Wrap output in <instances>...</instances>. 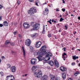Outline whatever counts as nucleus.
Returning <instances> with one entry per match:
<instances>
[{"mask_svg":"<svg viewBox=\"0 0 80 80\" xmlns=\"http://www.w3.org/2000/svg\"><path fill=\"white\" fill-rule=\"evenodd\" d=\"M65 49H66V48H63L62 50H64V51H66V50H65Z\"/></svg>","mask_w":80,"mask_h":80,"instance_id":"41","label":"nucleus"},{"mask_svg":"<svg viewBox=\"0 0 80 80\" xmlns=\"http://www.w3.org/2000/svg\"><path fill=\"white\" fill-rule=\"evenodd\" d=\"M75 73H76V74H79V73L78 72H76Z\"/></svg>","mask_w":80,"mask_h":80,"instance_id":"49","label":"nucleus"},{"mask_svg":"<svg viewBox=\"0 0 80 80\" xmlns=\"http://www.w3.org/2000/svg\"><path fill=\"white\" fill-rule=\"evenodd\" d=\"M3 58H5V57H4V56H2V60H3Z\"/></svg>","mask_w":80,"mask_h":80,"instance_id":"52","label":"nucleus"},{"mask_svg":"<svg viewBox=\"0 0 80 80\" xmlns=\"http://www.w3.org/2000/svg\"><path fill=\"white\" fill-rule=\"evenodd\" d=\"M36 62H37V59H33L31 60V64H33V65H34V64H35Z\"/></svg>","mask_w":80,"mask_h":80,"instance_id":"11","label":"nucleus"},{"mask_svg":"<svg viewBox=\"0 0 80 80\" xmlns=\"http://www.w3.org/2000/svg\"><path fill=\"white\" fill-rule=\"evenodd\" d=\"M1 76H3V72H1L0 73Z\"/></svg>","mask_w":80,"mask_h":80,"instance_id":"33","label":"nucleus"},{"mask_svg":"<svg viewBox=\"0 0 80 80\" xmlns=\"http://www.w3.org/2000/svg\"><path fill=\"white\" fill-rule=\"evenodd\" d=\"M72 57L73 60H76V56H73Z\"/></svg>","mask_w":80,"mask_h":80,"instance_id":"30","label":"nucleus"},{"mask_svg":"<svg viewBox=\"0 0 80 80\" xmlns=\"http://www.w3.org/2000/svg\"><path fill=\"white\" fill-rule=\"evenodd\" d=\"M3 26V24H0V27H2Z\"/></svg>","mask_w":80,"mask_h":80,"instance_id":"37","label":"nucleus"},{"mask_svg":"<svg viewBox=\"0 0 80 80\" xmlns=\"http://www.w3.org/2000/svg\"><path fill=\"white\" fill-rule=\"evenodd\" d=\"M38 36V34L37 33H36L34 35H31V37H33V38H35Z\"/></svg>","mask_w":80,"mask_h":80,"instance_id":"22","label":"nucleus"},{"mask_svg":"<svg viewBox=\"0 0 80 80\" xmlns=\"http://www.w3.org/2000/svg\"><path fill=\"white\" fill-rule=\"evenodd\" d=\"M18 16H19L20 15V13H18Z\"/></svg>","mask_w":80,"mask_h":80,"instance_id":"57","label":"nucleus"},{"mask_svg":"<svg viewBox=\"0 0 80 80\" xmlns=\"http://www.w3.org/2000/svg\"><path fill=\"white\" fill-rule=\"evenodd\" d=\"M54 23H56V21H54Z\"/></svg>","mask_w":80,"mask_h":80,"instance_id":"60","label":"nucleus"},{"mask_svg":"<svg viewBox=\"0 0 80 80\" xmlns=\"http://www.w3.org/2000/svg\"><path fill=\"white\" fill-rule=\"evenodd\" d=\"M40 24L39 23H36L34 25V28H33V30H38L40 28Z\"/></svg>","mask_w":80,"mask_h":80,"instance_id":"4","label":"nucleus"},{"mask_svg":"<svg viewBox=\"0 0 80 80\" xmlns=\"http://www.w3.org/2000/svg\"><path fill=\"white\" fill-rule=\"evenodd\" d=\"M77 59L78 58V57L77 56V57H76V59H77Z\"/></svg>","mask_w":80,"mask_h":80,"instance_id":"56","label":"nucleus"},{"mask_svg":"<svg viewBox=\"0 0 80 80\" xmlns=\"http://www.w3.org/2000/svg\"><path fill=\"white\" fill-rule=\"evenodd\" d=\"M18 37L20 38H22V35L20 34H19L18 35Z\"/></svg>","mask_w":80,"mask_h":80,"instance_id":"34","label":"nucleus"},{"mask_svg":"<svg viewBox=\"0 0 80 80\" xmlns=\"http://www.w3.org/2000/svg\"><path fill=\"white\" fill-rule=\"evenodd\" d=\"M48 37H49V38H50V37H52V35L51 34H49L48 35Z\"/></svg>","mask_w":80,"mask_h":80,"instance_id":"31","label":"nucleus"},{"mask_svg":"<svg viewBox=\"0 0 80 80\" xmlns=\"http://www.w3.org/2000/svg\"><path fill=\"white\" fill-rule=\"evenodd\" d=\"M38 3H39V1H37L36 2V5H37V6H38Z\"/></svg>","mask_w":80,"mask_h":80,"instance_id":"29","label":"nucleus"},{"mask_svg":"<svg viewBox=\"0 0 80 80\" xmlns=\"http://www.w3.org/2000/svg\"><path fill=\"white\" fill-rule=\"evenodd\" d=\"M47 22H48V23H50V24H52V22H51L50 21H48Z\"/></svg>","mask_w":80,"mask_h":80,"instance_id":"39","label":"nucleus"},{"mask_svg":"<svg viewBox=\"0 0 80 80\" xmlns=\"http://www.w3.org/2000/svg\"><path fill=\"white\" fill-rule=\"evenodd\" d=\"M34 75H36V76L38 78H41L42 77V71H38V73L34 72Z\"/></svg>","mask_w":80,"mask_h":80,"instance_id":"3","label":"nucleus"},{"mask_svg":"<svg viewBox=\"0 0 80 80\" xmlns=\"http://www.w3.org/2000/svg\"><path fill=\"white\" fill-rule=\"evenodd\" d=\"M65 27L66 28V29H67V26L65 25Z\"/></svg>","mask_w":80,"mask_h":80,"instance_id":"46","label":"nucleus"},{"mask_svg":"<svg viewBox=\"0 0 80 80\" xmlns=\"http://www.w3.org/2000/svg\"><path fill=\"white\" fill-rule=\"evenodd\" d=\"M62 2H63V3H65V1L64 0H62Z\"/></svg>","mask_w":80,"mask_h":80,"instance_id":"51","label":"nucleus"},{"mask_svg":"<svg viewBox=\"0 0 80 80\" xmlns=\"http://www.w3.org/2000/svg\"><path fill=\"white\" fill-rule=\"evenodd\" d=\"M56 11H57V12H58L59 11V10H58V8H57L56 9Z\"/></svg>","mask_w":80,"mask_h":80,"instance_id":"45","label":"nucleus"},{"mask_svg":"<svg viewBox=\"0 0 80 80\" xmlns=\"http://www.w3.org/2000/svg\"><path fill=\"white\" fill-rule=\"evenodd\" d=\"M29 2H33V0H28Z\"/></svg>","mask_w":80,"mask_h":80,"instance_id":"43","label":"nucleus"},{"mask_svg":"<svg viewBox=\"0 0 80 80\" xmlns=\"http://www.w3.org/2000/svg\"><path fill=\"white\" fill-rule=\"evenodd\" d=\"M47 12H48V9L47 8L45 9V10L43 14L44 15H47L48 13H47Z\"/></svg>","mask_w":80,"mask_h":80,"instance_id":"18","label":"nucleus"},{"mask_svg":"<svg viewBox=\"0 0 80 80\" xmlns=\"http://www.w3.org/2000/svg\"><path fill=\"white\" fill-rule=\"evenodd\" d=\"M60 17H62V15H60Z\"/></svg>","mask_w":80,"mask_h":80,"instance_id":"63","label":"nucleus"},{"mask_svg":"<svg viewBox=\"0 0 80 80\" xmlns=\"http://www.w3.org/2000/svg\"><path fill=\"white\" fill-rule=\"evenodd\" d=\"M23 26L24 28L26 29L30 27V25L27 23H24L23 24Z\"/></svg>","mask_w":80,"mask_h":80,"instance_id":"9","label":"nucleus"},{"mask_svg":"<svg viewBox=\"0 0 80 80\" xmlns=\"http://www.w3.org/2000/svg\"><path fill=\"white\" fill-rule=\"evenodd\" d=\"M60 70L62 72H63L64 71H67V69L63 67H62L61 68H60Z\"/></svg>","mask_w":80,"mask_h":80,"instance_id":"16","label":"nucleus"},{"mask_svg":"<svg viewBox=\"0 0 80 80\" xmlns=\"http://www.w3.org/2000/svg\"><path fill=\"white\" fill-rule=\"evenodd\" d=\"M41 80H46L45 79L43 78V77H42V78H41Z\"/></svg>","mask_w":80,"mask_h":80,"instance_id":"32","label":"nucleus"},{"mask_svg":"<svg viewBox=\"0 0 80 80\" xmlns=\"http://www.w3.org/2000/svg\"><path fill=\"white\" fill-rule=\"evenodd\" d=\"M45 49H46V46L45 45L42 46L41 48L40 49V52L42 55H45V54L47 53L48 50H45Z\"/></svg>","mask_w":80,"mask_h":80,"instance_id":"1","label":"nucleus"},{"mask_svg":"<svg viewBox=\"0 0 80 80\" xmlns=\"http://www.w3.org/2000/svg\"><path fill=\"white\" fill-rule=\"evenodd\" d=\"M11 70L12 72L14 73V72H15L16 70V67H15V66L12 67L11 68Z\"/></svg>","mask_w":80,"mask_h":80,"instance_id":"13","label":"nucleus"},{"mask_svg":"<svg viewBox=\"0 0 80 80\" xmlns=\"http://www.w3.org/2000/svg\"><path fill=\"white\" fill-rule=\"evenodd\" d=\"M36 68H37V66H33L32 67V70L33 72H35V71L37 70V69H36Z\"/></svg>","mask_w":80,"mask_h":80,"instance_id":"17","label":"nucleus"},{"mask_svg":"<svg viewBox=\"0 0 80 80\" xmlns=\"http://www.w3.org/2000/svg\"><path fill=\"white\" fill-rule=\"evenodd\" d=\"M78 50L79 51H80V49H78Z\"/></svg>","mask_w":80,"mask_h":80,"instance_id":"62","label":"nucleus"},{"mask_svg":"<svg viewBox=\"0 0 80 80\" xmlns=\"http://www.w3.org/2000/svg\"><path fill=\"white\" fill-rule=\"evenodd\" d=\"M77 74H76V73H75V74H74V75L76 76H77Z\"/></svg>","mask_w":80,"mask_h":80,"instance_id":"50","label":"nucleus"},{"mask_svg":"<svg viewBox=\"0 0 80 80\" xmlns=\"http://www.w3.org/2000/svg\"><path fill=\"white\" fill-rule=\"evenodd\" d=\"M30 51L31 52H34V51H35L34 48H33V47L31 46L30 47Z\"/></svg>","mask_w":80,"mask_h":80,"instance_id":"20","label":"nucleus"},{"mask_svg":"<svg viewBox=\"0 0 80 80\" xmlns=\"http://www.w3.org/2000/svg\"><path fill=\"white\" fill-rule=\"evenodd\" d=\"M49 64L51 66H53L54 65V63L53 62V61H50L49 62Z\"/></svg>","mask_w":80,"mask_h":80,"instance_id":"19","label":"nucleus"},{"mask_svg":"<svg viewBox=\"0 0 80 80\" xmlns=\"http://www.w3.org/2000/svg\"><path fill=\"white\" fill-rule=\"evenodd\" d=\"M31 42L30 40H27L25 42V44L26 45L28 46V47H29L30 45Z\"/></svg>","mask_w":80,"mask_h":80,"instance_id":"14","label":"nucleus"},{"mask_svg":"<svg viewBox=\"0 0 80 80\" xmlns=\"http://www.w3.org/2000/svg\"><path fill=\"white\" fill-rule=\"evenodd\" d=\"M12 53H14V52L13 51H12Z\"/></svg>","mask_w":80,"mask_h":80,"instance_id":"59","label":"nucleus"},{"mask_svg":"<svg viewBox=\"0 0 80 80\" xmlns=\"http://www.w3.org/2000/svg\"><path fill=\"white\" fill-rule=\"evenodd\" d=\"M34 55L35 56L38 55V56H39V55H42V53H41V52L40 51H39L38 52H34Z\"/></svg>","mask_w":80,"mask_h":80,"instance_id":"10","label":"nucleus"},{"mask_svg":"<svg viewBox=\"0 0 80 80\" xmlns=\"http://www.w3.org/2000/svg\"><path fill=\"white\" fill-rule=\"evenodd\" d=\"M78 20H80V17H78Z\"/></svg>","mask_w":80,"mask_h":80,"instance_id":"53","label":"nucleus"},{"mask_svg":"<svg viewBox=\"0 0 80 80\" xmlns=\"http://www.w3.org/2000/svg\"><path fill=\"white\" fill-rule=\"evenodd\" d=\"M54 20L52 19V22H54Z\"/></svg>","mask_w":80,"mask_h":80,"instance_id":"54","label":"nucleus"},{"mask_svg":"<svg viewBox=\"0 0 80 80\" xmlns=\"http://www.w3.org/2000/svg\"><path fill=\"white\" fill-rule=\"evenodd\" d=\"M54 63L55 67L58 68L59 67V64H58V62H57V60H54Z\"/></svg>","mask_w":80,"mask_h":80,"instance_id":"12","label":"nucleus"},{"mask_svg":"<svg viewBox=\"0 0 80 80\" xmlns=\"http://www.w3.org/2000/svg\"><path fill=\"white\" fill-rule=\"evenodd\" d=\"M36 12H37V10L33 8H31V9L28 11V13H30L31 16H32V15L35 13Z\"/></svg>","mask_w":80,"mask_h":80,"instance_id":"2","label":"nucleus"},{"mask_svg":"<svg viewBox=\"0 0 80 80\" xmlns=\"http://www.w3.org/2000/svg\"><path fill=\"white\" fill-rule=\"evenodd\" d=\"M8 68H10V67H11V65H10V64H9L8 65Z\"/></svg>","mask_w":80,"mask_h":80,"instance_id":"36","label":"nucleus"},{"mask_svg":"<svg viewBox=\"0 0 80 80\" xmlns=\"http://www.w3.org/2000/svg\"><path fill=\"white\" fill-rule=\"evenodd\" d=\"M50 77L51 78L50 80H60V78H56L55 76L53 75H51Z\"/></svg>","mask_w":80,"mask_h":80,"instance_id":"8","label":"nucleus"},{"mask_svg":"<svg viewBox=\"0 0 80 80\" xmlns=\"http://www.w3.org/2000/svg\"><path fill=\"white\" fill-rule=\"evenodd\" d=\"M8 77H10V76L9 75L7 77V78H8Z\"/></svg>","mask_w":80,"mask_h":80,"instance_id":"55","label":"nucleus"},{"mask_svg":"<svg viewBox=\"0 0 80 80\" xmlns=\"http://www.w3.org/2000/svg\"><path fill=\"white\" fill-rule=\"evenodd\" d=\"M34 23V22H31V25H33Z\"/></svg>","mask_w":80,"mask_h":80,"instance_id":"35","label":"nucleus"},{"mask_svg":"<svg viewBox=\"0 0 80 80\" xmlns=\"http://www.w3.org/2000/svg\"><path fill=\"white\" fill-rule=\"evenodd\" d=\"M47 52H48L46 54H47L46 55L47 57V58L48 59L45 60H44L45 61H48V60H50V57H52V54L50 52H48V51H47Z\"/></svg>","mask_w":80,"mask_h":80,"instance_id":"5","label":"nucleus"},{"mask_svg":"<svg viewBox=\"0 0 80 80\" xmlns=\"http://www.w3.org/2000/svg\"><path fill=\"white\" fill-rule=\"evenodd\" d=\"M43 78H44L45 79H46V80H47V77L48 76L47 75H44L43 76Z\"/></svg>","mask_w":80,"mask_h":80,"instance_id":"26","label":"nucleus"},{"mask_svg":"<svg viewBox=\"0 0 80 80\" xmlns=\"http://www.w3.org/2000/svg\"><path fill=\"white\" fill-rule=\"evenodd\" d=\"M14 35H17V32H13Z\"/></svg>","mask_w":80,"mask_h":80,"instance_id":"42","label":"nucleus"},{"mask_svg":"<svg viewBox=\"0 0 80 80\" xmlns=\"http://www.w3.org/2000/svg\"><path fill=\"white\" fill-rule=\"evenodd\" d=\"M62 77L63 79H65L66 78V74L65 73H63L62 75Z\"/></svg>","mask_w":80,"mask_h":80,"instance_id":"21","label":"nucleus"},{"mask_svg":"<svg viewBox=\"0 0 80 80\" xmlns=\"http://www.w3.org/2000/svg\"><path fill=\"white\" fill-rule=\"evenodd\" d=\"M71 65H75V62L72 63Z\"/></svg>","mask_w":80,"mask_h":80,"instance_id":"44","label":"nucleus"},{"mask_svg":"<svg viewBox=\"0 0 80 80\" xmlns=\"http://www.w3.org/2000/svg\"><path fill=\"white\" fill-rule=\"evenodd\" d=\"M25 77H26L27 76V74H25Z\"/></svg>","mask_w":80,"mask_h":80,"instance_id":"58","label":"nucleus"},{"mask_svg":"<svg viewBox=\"0 0 80 80\" xmlns=\"http://www.w3.org/2000/svg\"><path fill=\"white\" fill-rule=\"evenodd\" d=\"M45 28H44L43 30L42 31V33H43V34H44V33H45Z\"/></svg>","mask_w":80,"mask_h":80,"instance_id":"27","label":"nucleus"},{"mask_svg":"<svg viewBox=\"0 0 80 80\" xmlns=\"http://www.w3.org/2000/svg\"><path fill=\"white\" fill-rule=\"evenodd\" d=\"M3 23V25H4V26H8V23L7 21H4Z\"/></svg>","mask_w":80,"mask_h":80,"instance_id":"25","label":"nucleus"},{"mask_svg":"<svg viewBox=\"0 0 80 80\" xmlns=\"http://www.w3.org/2000/svg\"><path fill=\"white\" fill-rule=\"evenodd\" d=\"M39 55L37 58L39 61H41V60H42V56L43 55Z\"/></svg>","mask_w":80,"mask_h":80,"instance_id":"15","label":"nucleus"},{"mask_svg":"<svg viewBox=\"0 0 80 80\" xmlns=\"http://www.w3.org/2000/svg\"><path fill=\"white\" fill-rule=\"evenodd\" d=\"M42 45V42L40 41L37 42H36V44H35V47L36 48H39L41 45Z\"/></svg>","mask_w":80,"mask_h":80,"instance_id":"7","label":"nucleus"},{"mask_svg":"<svg viewBox=\"0 0 80 80\" xmlns=\"http://www.w3.org/2000/svg\"><path fill=\"white\" fill-rule=\"evenodd\" d=\"M77 33V32H76V31H74V35H75V34H76Z\"/></svg>","mask_w":80,"mask_h":80,"instance_id":"48","label":"nucleus"},{"mask_svg":"<svg viewBox=\"0 0 80 80\" xmlns=\"http://www.w3.org/2000/svg\"><path fill=\"white\" fill-rule=\"evenodd\" d=\"M22 51L23 52L24 57H25V51L24 49V48L23 47H22Z\"/></svg>","mask_w":80,"mask_h":80,"instance_id":"24","label":"nucleus"},{"mask_svg":"<svg viewBox=\"0 0 80 80\" xmlns=\"http://www.w3.org/2000/svg\"><path fill=\"white\" fill-rule=\"evenodd\" d=\"M63 20H64V19H63L62 18H61L60 20V22H62Z\"/></svg>","mask_w":80,"mask_h":80,"instance_id":"28","label":"nucleus"},{"mask_svg":"<svg viewBox=\"0 0 80 80\" xmlns=\"http://www.w3.org/2000/svg\"><path fill=\"white\" fill-rule=\"evenodd\" d=\"M63 57L64 58H67V54L65 52H64L63 55H62V57Z\"/></svg>","mask_w":80,"mask_h":80,"instance_id":"23","label":"nucleus"},{"mask_svg":"<svg viewBox=\"0 0 80 80\" xmlns=\"http://www.w3.org/2000/svg\"><path fill=\"white\" fill-rule=\"evenodd\" d=\"M1 59H0V63H1Z\"/></svg>","mask_w":80,"mask_h":80,"instance_id":"61","label":"nucleus"},{"mask_svg":"<svg viewBox=\"0 0 80 80\" xmlns=\"http://www.w3.org/2000/svg\"><path fill=\"white\" fill-rule=\"evenodd\" d=\"M62 11H63V12H65V8H63L62 9Z\"/></svg>","mask_w":80,"mask_h":80,"instance_id":"40","label":"nucleus"},{"mask_svg":"<svg viewBox=\"0 0 80 80\" xmlns=\"http://www.w3.org/2000/svg\"><path fill=\"white\" fill-rule=\"evenodd\" d=\"M79 67H80V63L79 64Z\"/></svg>","mask_w":80,"mask_h":80,"instance_id":"64","label":"nucleus"},{"mask_svg":"<svg viewBox=\"0 0 80 80\" xmlns=\"http://www.w3.org/2000/svg\"><path fill=\"white\" fill-rule=\"evenodd\" d=\"M9 43H10L11 45L12 46H14L15 45V43L13 42H10V41L9 40H6L5 43V45H8Z\"/></svg>","mask_w":80,"mask_h":80,"instance_id":"6","label":"nucleus"},{"mask_svg":"<svg viewBox=\"0 0 80 80\" xmlns=\"http://www.w3.org/2000/svg\"><path fill=\"white\" fill-rule=\"evenodd\" d=\"M20 1H19L18 2H17V4H18V5H19V4H20Z\"/></svg>","mask_w":80,"mask_h":80,"instance_id":"38","label":"nucleus"},{"mask_svg":"<svg viewBox=\"0 0 80 80\" xmlns=\"http://www.w3.org/2000/svg\"><path fill=\"white\" fill-rule=\"evenodd\" d=\"M2 20V16L0 15V20Z\"/></svg>","mask_w":80,"mask_h":80,"instance_id":"47","label":"nucleus"}]
</instances>
